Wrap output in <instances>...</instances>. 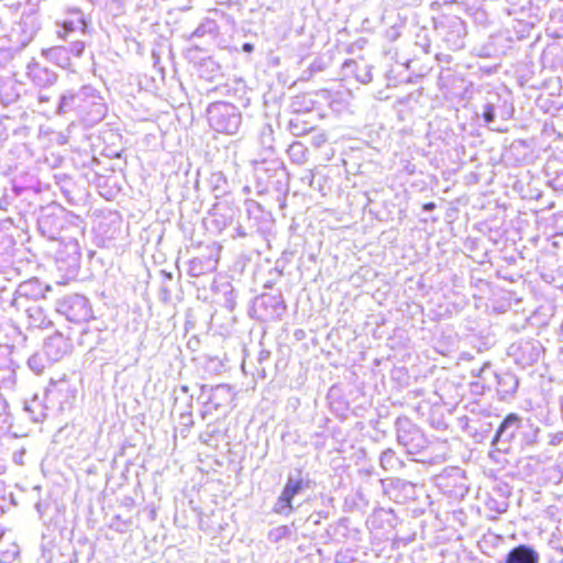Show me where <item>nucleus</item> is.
<instances>
[{
    "label": "nucleus",
    "instance_id": "obj_1",
    "mask_svg": "<svg viewBox=\"0 0 563 563\" xmlns=\"http://www.w3.org/2000/svg\"><path fill=\"white\" fill-rule=\"evenodd\" d=\"M307 486L308 483L303 478L288 477L280 492V495L278 496L277 503L275 505V511L277 514H289L294 509V497Z\"/></svg>",
    "mask_w": 563,
    "mask_h": 563
},
{
    "label": "nucleus",
    "instance_id": "obj_2",
    "mask_svg": "<svg viewBox=\"0 0 563 563\" xmlns=\"http://www.w3.org/2000/svg\"><path fill=\"white\" fill-rule=\"evenodd\" d=\"M538 553L528 545L514 548L506 556L505 563H538Z\"/></svg>",
    "mask_w": 563,
    "mask_h": 563
},
{
    "label": "nucleus",
    "instance_id": "obj_3",
    "mask_svg": "<svg viewBox=\"0 0 563 563\" xmlns=\"http://www.w3.org/2000/svg\"><path fill=\"white\" fill-rule=\"evenodd\" d=\"M521 426V418L517 413H509L500 423L499 428L497 429V432L494 437V442H497L504 432H506L507 429L511 428L512 431L510 433V437L512 438L516 433V431L519 430Z\"/></svg>",
    "mask_w": 563,
    "mask_h": 563
},
{
    "label": "nucleus",
    "instance_id": "obj_4",
    "mask_svg": "<svg viewBox=\"0 0 563 563\" xmlns=\"http://www.w3.org/2000/svg\"><path fill=\"white\" fill-rule=\"evenodd\" d=\"M299 119H300V117L297 115L296 118L291 119L290 122H289V125H290V129H291L292 133H295V134H306V133H308L311 130V128H308V126L300 128L298 125Z\"/></svg>",
    "mask_w": 563,
    "mask_h": 563
},
{
    "label": "nucleus",
    "instance_id": "obj_5",
    "mask_svg": "<svg viewBox=\"0 0 563 563\" xmlns=\"http://www.w3.org/2000/svg\"><path fill=\"white\" fill-rule=\"evenodd\" d=\"M483 117L487 123L492 122L495 118L494 108L493 106H486Z\"/></svg>",
    "mask_w": 563,
    "mask_h": 563
},
{
    "label": "nucleus",
    "instance_id": "obj_6",
    "mask_svg": "<svg viewBox=\"0 0 563 563\" xmlns=\"http://www.w3.org/2000/svg\"><path fill=\"white\" fill-rule=\"evenodd\" d=\"M422 209L426 211H431V210L435 209V203L432 201L426 202V203H423Z\"/></svg>",
    "mask_w": 563,
    "mask_h": 563
},
{
    "label": "nucleus",
    "instance_id": "obj_7",
    "mask_svg": "<svg viewBox=\"0 0 563 563\" xmlns=\"http://www.w3.org/2000/svg\"><path fill=\"white\" fill-rule=\"evenodd\" d=\"M243 48H244V51L250 52V51H252L253 46L251 44L246 43L243 45Z\"/></svg>",
    "mask_w": 563,
    "mask_h": 563
}]
</instances>
